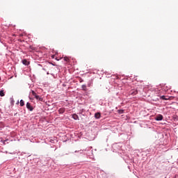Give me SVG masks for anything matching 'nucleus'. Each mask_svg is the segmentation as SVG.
I'll return each mask as SVG.
<instances>
[{"mask_svg": "<svg viewBox=\"0 0 178 178\" xmlns=\"http://www.w3.org/2000/svg\"><path fill=\"white\" fill-rule=\"evenodd\" d=\"M0 97H5V92L3 90L0 91Z\"/></svg>", "mask_w": 178, "mask_h": 178, "instance_id": "nucleus-10", "label": "nucleus"}, {"mask_svg": "<svg viewBox=\"0 0 178 178\" xmlns=\"http://www.w3.org/2000/svg\"><path fill=\"white\" fill-rule=\"evenodd\" d=\"M64 60H65V62H69V58L65 57V58H64Z\"/></svg>", "mask_w": 178, "mask_h": 178, "instance_id": "nucleus-15", "label": "nucleus"}, {"mask_svg": "<svg viewBox=\"0 0 178 178\" xmlns=\"http://www.w3.org/2000/svg\"><path fill=\"white\" fill-rule=\"evenodd\" d=\"M161 99H163V101H168V98L165 97V96H161Z\"/></svg>", "mask_w": 178, "mask_h": 178, "instance_id": "nucleus-12", "label": "nucleus"}, {"mask_svg": "<svg viewBox=\"0 0 178 178\" xmlns=\"http://www.w3.org/2000/svg\"><path fill=\"white\" fill-rule=\"evenodd\" d=\"M129 94H131V95H137V94H138V90H131L130 92H129Z\"/></svg>", "mask_w": 178, "mask_h": 178, "instance_id": "nucleus-1", "label": "nucleus"}, {"mask_svg": "<svg viewBox=\"0 0 178 178\" xmlns=\"http://www.w3.org/2000/svg\"><path fill=\"white\" fill-rule=\"evenodd\" d=\"M31 94L33 97H35V95H37V93H35V92H34V90H31Z\"/></svg>", "mask_w": 178, "mask_h": 178, "instance_id": "nucleus-14", "label": "nucleus"}, {"mask_svg": "<svg viewBox=\"0 0 178 178\" xmlns=\"http://www.w3.org/2000/svg\"><path fill=\"white\" fill-rule=\"evenodd\" d=\"M35 98H36L38 101H41V102L44 101V99L41 98L40 96L37 95L35 96Z\"/></svg>", "mask_w": 178, "mask_h": 178, "instance_id": "nucleus-8", "label": "nucleus"}, {"mask_svg": "<svg viewBox=\"0 0 178 178\" xmlns=\"http://www.w3.org/2000/svg\"><path fill=\"white\" fill-rule=\"evenodd\" d=\"M118 113H120V115H122V113H124V110H118Z\"/></svg>", "mask_w": 178, "mask_h": 178, "instance_id": "nucleus-13", "label": "nucleus"}, {"mask_svg": "<svg viewBox=\"0 0 178 178\" xmlns=\"http://www.w3.org/2000/svg\"><path fill=\"white\" fill-rule=\"evenodd\" d=\"M81 88L83 91H87V86L86 85H82Z\"/></svg>", "mask_w": 178, "mask_h": 178, "instance_id": "nucleus-9", "label": "nucleus"}, {"mask_svg": "<svg viewBox=\"0 0 178 178\" xmlns=\"http://www.w3.org/2000/svg\"><path fill=\"white\" fill-rule=\"evenodd\" d=\"M23 65H25V66H29L30 65V62L27 61V60L24 59L22 60Z\"/></svg>", "mask_w": 178, "mask_h": 178, "instance_id": "nucleus-3", "label": "nucleus"}, {"mask_svg": "<svg viewBox=\"0 0 178 178\" xmlns=\"http://www.w3.org/2000/svg\"><path fill=\"white\" fill-rule=\"evenodd\" d=\"M55 58V55H51V58L54 59Z\"/></svg>", "mask_w": 178, "mask_h": 178, "instance_id": "nucleus-16", "label": "nucleus"}, {"mask_svg": "<svg viewBox=\"0 0 178 178\" xmlns=\"http://www.w3.org/2000/svg\"><path fill=\"white\" fill-rule=\"evenodd\" d=\"M72 118L74 120H79V115H77V114H73Z\"/></svg>", "mask_w": 178, "mask_h": 178, "instance_id": "nucleus-7", "label": "nucleus"}, {"mask_svg": "<svg viewBox=\"0 0 178 178\" xmlns=\"http://www.w3.org/2000/svg\"><path fill=\"white\" fill-rule=\"evenodd\" d=\"M20 106H24V101L23 99L20 100Z\"/></svg>", "mask_w": 178, "mask_h": 178, "instance_id": "nucleus-11", "label": "nucleus"}, {"mask_svg": "<svg viewBox=\"0 0 178 178\" xmlns=\"http://www.w3.org/2000/svg\"><path fill=\"white\" fill-rule=\"evenodd\" d=\"M26 108L27 109H29V111H33V106H31V104L29 102L26 103Z\"/></svg>", "mask_w": 178, "mask_h": 178, "instance_id": "nucleus-2", "label": "nucleus"}, {"mask_svg": "<svg viewBox=\"0 0 178 178\" xmlns=\"http://www.w3.org/2000/svg\"><path fill=\"white\" fill-rule=\"evenodd\" d=\"M65 108H60V109L58 110V113H59L60 115H62V113H65Z\"/></svg>", "mask_w": 178, "mask_h": 178, "instance_id": "nucleus-6", "label": "nucleus"}, {"mask_svg": "<svg viewBox=\"0 0 178 178\" xmlns=\"http://www.w3.org/2000/svg\"><path fill=\"white\" fill-rule=\"evenodd\" d=\"M162 119H163V116L162 115H159L156 118V120H158V121L162 120Z\"/></svg>", "mask_w": 178, "mask_h": 178, "instance_id": "nucleus-4", "label": "nucleus"}, {"mask_svg": "<svg viewBox=\"0 0 178 178\" xmlns=\"http://www.w3.org/2000/svg\"><path fill=\"white\" fill-rule=\"evenodd\" d=\"M95 119H99L101 118V113H96L95 114Z\"/></svg>", "mask_w": 178, "mask_h": 178, "instance_id": "nucleus-5", "label": "nucleus"}]
</instances>
